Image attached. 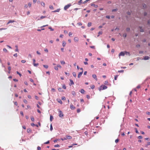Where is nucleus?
<instances>
[{
    "mask_svg": "<svg viewBox=\"0 0 150 150\" xmlns=\"http://www.w3.org/2000/svg\"><path fill=\"white\" fill-rule=\"evenodd\" d=\"M125 53L123 52H120V53L119 54V56L120 57V56H124L125 55Z\"/></svg>",
    "mask_w": 150,
    "mask_h": 150,
    "instance_id": "nucleus-6",
    "label": "nucleus"
},
{
    "mask_svg": "<svg viewBox=\"0 0 150 150\" xmlns=\"http://www.w3.org/2000/svg\"><path fill=\"white\" fill-rule=\"evenodd\" d=\"M53 119V117L52 115H50V121H51V122L52 121Z\"/></svg>",
    "mask_w": 150,
    "mask_h": 150,
    "instance_id": "nucleus-21",
    "label": "nucleus"
},
{
    "mask_svg": "<svg viewBox=\"0 0 150 150\" xmlns=\"http://www.w3.org/2000/svg\"><path fill=\"white\" fill-rule=\"evenodd\" d=\"M23 102L26 104H27L28 103L27 101L25 99H24L23 100Z\"/></svg>",
    "mask_w": 150,
    "mask_h": 150,
    "instance_id": "nucleus-31",
    "label": "nucleus"
},
{
    "mask_svg": "<svg viewBox=\"0 0 150 150\" xmlns=\"http://www.w3.org/2000/svg\"><path fill=\"white\" fill-rule=\"evenodd\" d=\"M37 149L38 150H40L41 148L40 146H38L37 147Z\"/></svg>",
    "mask_w": 150,
    "mask_h": 150,
    "instance_id": "nucleus-54",
    "label": "nucleus"
},
{
    "mask_svg": "<svg viewBox=\"0 0 150 150\" xmlns=\"http://www.w3.org/2000/svg\"><path fill=\"white\" fill-rule=\"evenodd\" d=\"M59 144H57L54 146V147H59Z\"/></svg>",
    "mask_w": 150,
    "mask_h": 150,
    "instance_id": "nucleus-36",
    "label": "nucleus"
},
{
    "mask_svg": "<svg viewBox=\"0 0 150 150\" xmlns=\"http://www.w3.org/2000/svg\"><path fill=\"white\" fill-rule=\"evenodd\" d=\"M119 139H116L115 140V143H117L119 142Z\"/></svg>",
    "mask_w": 150,
    "mask_h": 150,
    "instance_id": "nucleus-50",
    "label": "nucleus"
},
{
    "mask_svg": "<svg viewBox=\"0 0 150 150\" xmlns=\"http://www.w3.org/2000/svg\"><path fill=\"white\" fill-rule=\"evenodd\" d=\"M91 87L92 89H93L95 88V86L94 85H92Z\"/></svg>",
    "mask_w": 150,
    "mask_h": 150,
    "instance_id": "nucleus-43",
    "label": "nucleus"
},
{
    "mask_svg": "<svg viewBox=\"0 0 150 150\" xmlns=\"http://www.w3.org/2000/svg\"><path fill=\"white\" fill-rule=\"evenodd\" d=\"M35 98L36 100H38V97L37 96H35Z\"/></svg>",
    "mask_w": 150,
    "mask_h": 150,
    "instance_id": "nucleus-60",
    "label": "nucleus"
},
{
    "mask_svg": "<svg viewBox=\"0 0 150 150\" xmlns=\"http://www.w3.org/2000/svg\"><path fill=\"white\" fill-rule=\"evenodd\" d=\"M31 120H32V121H33V122L34 121V119L33 117H31Z\"/></svg>",
    "mask_w": 150,
    "mask_h": 150,
    "instance_id": "nucleus-38",
    "label": "nucleus"
},
{
    "mask_svg": "<svg viewBox=\"0 0 150 150\" xmlns=\"http://www.w3.org/2000/svg\"><path fill=\"white\" fill-rule=\"evenodd\" d=\"M49 8L51 9H54V8H53V6L52 5H50L49 6Z\"/></svg>",
    "mask_w": 150,
    "mask_h": 150,
    "instance_id": "nucleus-25",
    "label": "nucleus"
},
{
    "mask_svg": "<svg viewBox=\"0 0 150 150\" xmlns=\"http://www.w3.org/2000/svg\"><path fill=\"white\" fill-rule=\"evenodd\" d=\"M16 73H17V74H18L20 77L21 76H22L21 74L18 71H17L16 72Z\"/></svg>",
    "mask_w": 150,
    "mask_h": 150,
    "instance_id": "nucleus-33",
    "label": "nucleus"
},
{
    "mask_svg": "<svg viewBox=\"0 0 150 150\" xmlns=\"http://www.w3.org/2000/svg\"><path fill=\"white\" fill-rule=\"evenodd\" d=\"M72 94L73 95H75V94H76L75 92V91H72Z\"/></svg>",
    "mask_w": 150,
    "mask_h": 150,
    "instance_id": "nucleus-35",
    "label": "nucleus"
},
{
    "mask_svg": "<svg viewBox=\"0 0 150 150\" xmlns=\"http://www.w3.org/2000/svg\"><path fill=\"white\" fill-rule=\"evenodd\" d=\"M123 36L125 37L126 38L127 36V34L126 33H125L123 35Z\"/></svg>",
    "mask_w": 150,
    "mask_h": 150,
    "instance_id": "nucleus-49",
    "label": "nucleus"
},
{
    "mask_svg": "<svg viewBox=\"0 0 150 150\" xmlns=\"http://www.w3.org/2000/svg\"><path fill=\"white\" fill-rule=\"evenodd\" d=\"M41 5L44 7H45V4L44 2H42L41 3Z\"/></svg>",
    "mask_w": 150,
    "mask_h": 150,
    "instance_id": "nucleus-20",
    "label": "nucleus"
},
{
    "mask_svg": "<svg viewBox=\"0 0 150 150\" xmlns=\"http://www.w3.org/2000/svg\"><path fill=\"white\" fill-rule=\"evenodd\" d=\"M20 114L23 117L24 116L23 112L22 111L20 112Z\"/></svg>",
    "mask_w": 150,
    "mask_h": 150,
    "instance_id": "nucleus-41",
    "label": "nucleus"
},
{
    "mask_svg": "<svg viewBox=\"0 0 150 150\" xmlns=\"http://www.w3.org/2000/svg\"><path fill=\"white\" fill-rule=\"evenodd\" d=\"M149 59V57L148 56H146L144 58V59L145 60H148Z\"/></svg>",
    "mask_w": 150,
    "mask_h": 150,
    "instance_id": "nucleus-13",
    "label": "nucleus"
},
{
    "mask_svg": "<svg viewBox=\"0 0 150 150\" xmlns=\"http://www.w3.org/2000/svg\"><path fill=\"white\" fill-rule=\"evenodd\" d=\"M82 74H83L82 72H79L78 74V77L79 78H80V77H81V76Z\"/></svg>",
    "mask_w": 150,
    "mask_h": 150,
    "instance_id": "nucleus-10",
    "label": "nucleus"
},
{
    "mask_svg": "<svg viewBox=\"0 0 150 150\" xmlns=\"http://www.w3.org/2000/svg\"><path fill=\"white\" fill-rule=\"evenodd\" d=\"M70 108L71 110L74 109L75 108V107H74L72 104L70 105Z\"/></svg>",
    "mask_w": 150,
    "mask_h": 150,
    "instance_id": "nucleus-9",
    "label": "nucleus"
},
{
    "mask_svg": "<svg viewBox=\"0 0 150 150\" xmlns=\"http://www.w3.org/2000/svg\"><path fill=\"white\" fill-rule=\"evenodd\" d=\"M64 33L65 34H67L68 32H67V31L66 30H64Z\"/></svg>",
    "mask_w": 150,
    "mask_h": 150,
    "instance_id": "nucleus-51",
    "label": "nucleus"
},
{
    "mask_svg": "<svg viewBox=\"0 0 150 150\" xmlns=\"http://www.w3.org/2000/svg\"><path fill=\"white\" fill-rule=\"evenodd\" d=\"M14 104L17 106L18 105V103H17L16 102H14Z\"/></svg>",
    "mask_w": 150,
    "mask_h": 150,
    "instance_id": "nucleus-55",
    "label": "nucleus"
},
{
    "mask_svg": "<svg viewBox=\"0 0 150 150\" xmlns=\"http://www.w3.org/2000/svg\"><path fill=\"white\" fill-rule=\"evenodd\" d=\"M92 76L93 78H94L96 81H97L98 79L97 78V76L95 74H93L92 75Z\"/></svg>",
    "mask_w": 150,
    "mask_h": 150,
    "instance_id": "nucleus-8",
    "label": "nucleus"
},
{
    "mask_svg": "<svg viewBox=\"0 0 150 150\" xmlns=\"http://www.w3.org/2000/svg\"><path fill=\"white\" fill-rule=\"evenodd\" d=\"M102 34V31H99L98 33V35L97 36L98 37L100 35H101Z\"/></svg>",
    "mask_w": 150,
    "mask_h": 150,
    "instance_id": "nucleus-22",
    "label": "nucleus"
},
{
    "mask_svg": "<svg viewBox=\"0 0 150 150\" xmlns=\"http://www.w3.org/2000/svg\"><path fill=\"white\" fill-rule=\"evenodd\" d=\"M62 88H63L64 89H66V86H65V85H63V86H62Z\"/></svg>",
    "mask_w": 150,
    "mask_h": 150,
    "instance_id": "nucleus-46",
    "label": "nucleus"
},
{
    "mask_svg": "<svg viewBox=\"0 0 150 150\" xmlns=\"http://www.w3.org/2000/svg\"><path fill=\"white\" fill-rule=\"evenodd\" d=\"M70 83L69 84L70 86H71L74 84V83L72 80L70 79Z\"/></svg>",
    "mask_w": 150,
    "mask_h": 150,
    "instance_id": "nucleus-11",
    "label": "nucleus"
},
{
    "mask_svg": "<svg viewBox=\"0 0 150 150\" xmlns=\"http://www.w3.org/2000/svg\"><path fill=\"white\" fill-rule=\"evenodd\" d=\"M33 64L34 66L35 67H37L38 66L39 64L38 63L37 64H35V60L34 59H33Z\"/></svg>",
    "mask_w": 150,
    "mask_h": 150,
    "instance_id": "nucleus-4",
    "label": "nucleus"
},
{
    "mask_svg": "<svg viewBox=\"0 0 150 150\" xmlns=\"http://www.w3.org/2000/svg\"><path fill=\"white\" fill-rule=\"evenodd\" d=\"M91 23H88V27H90L91 25Z\"/></svg>",
    "mask_w": 150,
    "mask_h": 150,
    "instance_id": "nucleus-34",
    "label": "nucleus"
},
{
    "mask_svg": "<svg viewBox=\"0 0 150 150\" xmlns=\"http://www.w3.org/2000/svg\"><path fill=\"white\" fill-rule=\"evenodd\" d=\"M43 66L46 69H47L48 67V66L47 65H44Z\"/></svg>",
    "mask_w": 150,
    "mask_h": 150,
    "instance_id": "nucleus-28",
    "label": "nucleus"
},
{
    "mask_svg": "<svg viewBox=\"0 0 150 150\" xmlns=\"http://www.w3.org/2000/svg\"><path fill=\"white\" fill-rule=\"evenodd\" d=\"M91 6H94L95 8H97L98 7V6L97 5H96L94 4H91Z\"/></svg>",
    "mask_w": 150,
    "mask_h": 150,
    "instance_id": "nucleus-12",
    "label": "nucleus"
},
{
    "mask_svg": "<svg viewBox=\"0 0 150 150\" xmlns=\"http://www.w3.org/2000/svg\"><path fill=\"white\" fill-rule=\"evenodd\" d=\"M118 75H116L115 76V77H114V79L115 80H117V77H118Z\"/></svg>",
    "mask_w": 150,
    "mask_h": 150,
    "instance_id": "nucleus-32",
    "label": "nucleus"
},
{
    "mask_svg": "<svg viewBox=\"0 0 150 150\" xmlns=\"http://www.w3.org/2000/svg\"><path fill=\"white\" fill-rule=\"evenodd\" d=\"M107 87L105 85H102L99 88L100 90H103L107 88Z\"/></svg>",
    "mask_w": 150,
    "mask_h": 150,
    "instance_id": "nucleus-1",
    "label": "nucleus"
},
{
    "mask_svg": "<svg viewBox=\"0 0 150 150\" xmlns=\"http://www.w3.org/2000/svg\"><path fill=\"white\" fill-rule=\"evenodd\" d=\"M50 129L51 131H52V130L53 129V127H52V125L51 124L50 125Z\"/></svg>",
    "mask_w": 150,
    "mask_h": 150,
    "instance_id": "nucleus-39",
    "label": "nucleus"
},
{
    "mask_svg": "<svg viewBox=\"0 0 150 150\" xmlns=\"http://www.w3.org/2000/svg\"><path fill=\"white\" fill-rule=\"evenodd\" d=\"M57 100L58 101V102L60 103L61 104H62V100L60 99H57Z\"/></svg>",
    "mask_w": 150,
    "mask_h": 150,
    "instance_id": "nucleus-14",
    "label": "nucleus"
},
{
    "mask_svg": "<svg viewBox=\"0 0 150 150\" xmlns=\"http://www.w3.org/2000/svg\"><path fill=\"white\" fill-rule=\"evenodd\" d=\"M63 116V114L61 110L59 111V116L60 117H62Z\"/></svg>",
    "mask_w": 150,
    "mask_h": 150,
    "instance_id": "nucleus-5",
    "label": "nucleus"
},
{
    "mask_svg": "<svg viewBox=\"0 0 150 150\" xmlns=\"http://www.w3.org/2000/svg\"><path fill=\"white\" fill-rule=\"evenodd\" d=\"M104 84L105 85H108V81H105V82L104 83Z\"/></svg>",
    "mask_w": 150,
    "mask_h": 150,
    "instance_id": "nucleus-24",
    "label": "nucleus"
},
{
    "mask_svg": "<svg viewBox=\"0 0 150 150\" xmlns=\"http://www.w3.org/2000/svg\"><path fill=\"white\" fill-rule=\"evenodd\" d=\"M8 69L9 71H10L11 69V68L10 67H8Z\"/></svg>",
    "mask_w": 150,
    "mask_h": 150,
    "instance_id": "nucleus-48",
    "label": "nucleus"
},
{
    "mask_svg": "<svg viewBox=\"0 0 150 150\" xmlns=\"http://www.w3.org/2000/svg\"><path fill=\"white\" fill-rule=\"evenodd\" d=\"M21 62L23 63H24L26 62V61L24 60H22L21 61Z\"/></svg>",
    "mask_w": 150,
    "mask_h": 150,
    "instance_id": "nucleus-53",
    "label": "nucleus"
},
{
    "mask_svg": "<svg viewBox=\"0 0 150 150\" xmlns=\"http://www.w3.org/2000/svg\"><path fill=\"white\" fill-rule=\"evenodd\" d=\"M61 99H62V100H66V98L64 96H63V97H62Z\"/></svg>",
    "mask_w": 150,
    "mask_h": 150,
    "instance_id": "nucleus-42",
    "label": "nucleus"
},
{
    "mask_svg": "<svg viewBox=\"0 0 150 150\" xmlns=\"http://www.w3.org/2000/svg\"><path fill=\"white\" fill-rule=\"evenodd\" d=\"M60 62L62 64H65V63L64 61H60Z\"/></svg>",
    "mask_w": 150,
    "mask_h": 150,
    "instance_id": "nucleus-23",
    "label": "nucleus"
},
{
    "mask_svg": "<svg viewBox=\"0 0 150 150\" xmlns=\"http://www.w3.org/2000/svg\"><path fill=\"white\" fill-rule=\"evenodd\" d=\"M31 125L32 126H34L35 125L34 123H32L31 124Z\"/></svg>",
    "mask_w": 150,
    "mask_h": 150,
    "instance_id": "nucleus-58",
    "label": "nucleus"
},
{
    "mask_svg": "<svg viewBox=\"0 0 150 150\" xmlns=\"http://www.w3.org/2000/svg\"><path fill=\"white\" fill-rule=\"evenodd\" d=\"M82 0H80L79 2H78V3L79 4H81L82 2Z\"/></svg>",
    "mask_w": 150,
    "mask_h": 150,
    "instance_id": "nucleus-63",
    "label": "nucleus"
},
{
    "mask_svg": "<svg viewBox=\"0 0 150 150\" xmlns=\"http://www.w3.org/2000/svg\"><path fill=\"white\" fill-rule=\"evenodd\" d=\"M28 5L29 7H30L31 6V4L30 3H29L28 4Z\"/></svg>",
    "mask_w": 150,
    "mask_h": 150,
    "instance_id": "nucleus-37",
    "label": "nucleus"
},
{
    "mask_svg": "<svg viewBox=\"0 0 150 150\" xmlns=\"http://www.w3.org/2000/svg\"><path fill=\"white\" fill-rule=\"evenodd\" d=\"M66 138L68 139H72V137L70 136H67Z\"/></svg>",
    "mask_w": 150,
    "mask_h": 150,
    "instance_id": "nucleus-19",
    "label": "nucleus"
},
{
    "mask_svg": "<svg viewBox=\"0 0 150 150\" xmlns=\"http://www.w3.org/2000/svg\"><path fill=\"white\" fill-rule=\"evenodd\" d=\"M61 67H61V66H60L59 64H58L57 65V66L54 67V69L55 70L57 71L58 70V68H59L61 69Z\"/></svg>",
    "mask_w": 150,
    "mask_h": 150,
    "instance_id": "nucleus-3",
    "label": "nucleus"
},
{
    "mask_svg": "<svg viewBox=\"0 0 150 150\" xmlns=\"http://www.w3.org/2000/svg\"><path fill=\"white\" fill-rule=\"evenodd\" d=\"M79 38L77 37H75L74 38V40L75 42H77L79 41Z\"/></svg>",
    "mask_w": 150,
    "mask_h": 150,
    "instance_id": "nucleus-7",
    "label": "nucleus"
},
{
    "mask_svg": "<svg viewBox=\"0 0 150 150\" xmlns=\"http://www.w3.org/2000/svg\"><path fill=\"white\" fill-rule=\"evenodd\" d=\"M30 80L32 82H34L33 80V79H30Z\"/></svg>",
    "mask_w": 150,
    "mask_h": 150,
    "instance_id": "nucleus-62",
    "label": "nucleus"
},
{
    "mask_svg": "<svg viewBox=\"0 0 150 150\" xmlns=\"http://www.w3.org/2000/svg\"><path fill=\"white\" fill-rule=\"evenodd\" d=\"M143 138L141 136H139V137H138V138L139 139H142Z\"/></svg>",
    "mask_w": 150,
    "mask_h": 150,
    "instance_id": "nucleus-40",
    "label": "nucleus"
},
{
    "mask_svg": "<svg viewBox=\"0 0 150 150\" xmlns=\"http://www.w3.org/2000/svg\"><path fill=\"white\" fill-rule=\"evenodd\" d=\"M124 71V70H119V71H118V72H120H120H122Z\"/></svg>",
    "mask_w": 150,
    "mask_h": 150,
    "instance_id": "nucleus-56",
    "label": "nucleus"
},
{
    "mask_svg": "<svg viewBox=\"0 0 150 150\" xmlns=\"http://www.w3.org/2000/svg\"><path fill=\"white\" fill-rule=\"evenodd\" d=\"M77 112L79 113L80 112V110L79 109H78L77 110Z\"/></svg>",
    "mask_w": 150,
    "mask_h": 150,
    "instance_id": "nucleus-57",
    "label": "nucleus"
},
{
    "mask_svg": "<svg viewBox=\"0 0 150 150\" xmlns=\"http://www.w3.org/2000/svg\"><path fill=\"white\" fill-rule=\"evenodd\" d=\"M72 33L71 32H70L69 33V36H70L71 35H72Z\"/></svg>",
    "mask_w": 150,
    "mask_h": 150,
    "instance_id": "nucleus-45",
    "label": "nucleus"
},
{
    "mask_svg": "<svg viewBox=\"0 0 150 150\" xmlns=\"http://www.w3.org/2000/svg\"><path fill=\"white\" fill-rule=\"evenodd\" d=\"M3 51L5 52H8L7 50L5 48L3 49Z\"/></svg>",
    "mask_w": 150,
    "mask_h": 150,
    "instance_id": "nucleus-27",
    "label": "nucleus"
},
{
    "mask_svg": "<svg viewBox=\"0 0 150 150\" xmlns=\"http://www.w3.org/2000/svg\"><path fill=\"white\" fill-rule=\"evenodd\" d=\"M60 9H57V10H55L52 12H59L60 11Z\"/></svg>",
    "mask_w": 150,
    "mask_h": 150,
    "instance_id": "nucleus-17",
    "label": "nucleus"
},
{
    "mask_svg": "<svg viewBox=\"0 0 150 150\" xmlns=\"http://www.w3.org/2000/svg\"><path fill=\"white\" fill-rule=\"evenodd\" d=\"M117 8L116 9H113L112 10V11H117Z\"/></svg>",
    "mask_w": 150,
    "mask_h": 150,
    "instance_id": "nucleus-47",
    "label": "nucleus"
},
{
    "mask_svg": "<svg viewBox=\"0 0 150 150\" xmlns=\"http://www.w3.org/2000/svg\"><path fill=\"white\" fill-rule=\"evenodd\" d=\"M126 30L127 31H128L130 30V29L129 28H127Z\"/></svg>",
    "mask_w": 150,
    "mask_h": 150,
    "instance_id": "nucleus-64",
    "label": "nucleus"
},
{
    "mask_svg": "<svg viewBox=\"0 0 150 150\" xmlns=\"http://www.w3.org/2000/svg\"><path fill=\"white\" fill-rule=\"evenodd\" d=\"M72 74H73V76L74 77H76V74L75 72H74Z\"/></svg>",
    "mask_w": 150,
    "mask_h": 150,
    "instance_id": "nucleus-26",
    "label": "nucleus"
},
{
    "mask_svg": "<svg viewBox=\"0 0 150 150\" xmlns=\"http://www.w3.org/2000/svg\"><path fill=\"white\" fill-rule=\"evenodd\" d=\"M66 43L64 41H63L62 42V46L63 47H65L66 45Z\"/></svg>",
    "mask_w": 150,
    "mask_h": 150,
    "instance_id": "nucleus-16",
    "label": "nucleus"
},
{
    "mask_svg": "<svg viewBox=\"0 0 150 150\" xmlns=\"http://www.w3.org/2000/svg\"><path fill=\"white\" fill-rule=\"evenodd\" d=\"M45 17H46L45 16H42L40 17V18L41 19H42L43 18H45Z\"/></svg>",
    "mask_w": 150,
    "mask_h": 150,
    "instance_id": "nucleus-44",
    "label": "nucleus"
},
{
    "mask_svg": "<svg viewBox=\"0 0 150 150\" xmlns=\"http://www.w3.org/2000/svg\"><path fill=\"white\" fill-rule=\"evenodd\" d=\"M79 26H81L82 25V24L81 23H79L77 24Z\"/></svg>",
    "mask_w": 150,
    "mask_h": 150,
    "instance_id": "nucleus-52",
    "label": "nucleus"
},
{
    "mask_svg": "<svg viewBox=\"0 0 150 150\" xmlns=\"http://www.w3.org/2000/svg\"><path fill=\"white\" fill-rule=\"evenodd\" d=\"M71 6V4H68L67 5L65 6L64 7V10H66Z\"/></svg>",
    "mask_w": 150,
    "mask_h": 150,
    "instance_id": "nucleus-2",
    "label": "nucleus"
},
{
    "mask_svg": "<svg viewBox=\"0 0 150 150\" xmlns=\"http://www.w3.org/2000/svg\"><path fill=\"white\" fill-rule=\"evenodd\" d=\"M15 22V21L14 20H10L8 21V22L7 24H8L10 23H13Z\"/></svg>",
    "mask_w": 150,
    "mask_h": 150,
    "instance_id": "nucleus-15",
    "label": "nucleus"
},
{
    "mask_svg": "<svg viewBox=\"0 0 150 150\" xmlns=\"http://www.w3.org/2000/svg\"><path fill=\"white\" fill-rule=\"evenodd\" d=\"M80 92L84 94L85 92V91L83 89H81V90Z\"/></svg>",
    "mask_w": 150,
    "mask_h": 150,
    "instance_id": "nucleus-18",
    "label": "nucleus"
},
{
    "mask_svg": "<svg viewBox=\"0 0 150 150\" xmlns=\"http://www.w3.org/2000/svg\"><path fill=\"white\" fill-rule=\"evenodd\" d=\"M126 55H130V54H129V52H125V53Z\"/></svg>",
    "mask_w": 150,
    "mask_h": 150,
    "instance_id": "nucleus-29",
    "label": "nucleus"
},
{
    "mask_svg": "<svg viewBox=\"0 0 150 150\" xmlns=\"http://www.w3.org/2000/svg\"><path fill=\"white\" fill-rule=\"evenodd\" d=\"M31 131V129H27V132L28 133L30 132Z\"/></svg>",
    "mask_w": 150,
    "mask_h": 150,
    "instance_id": "nucleus-30",
    "label": "nucleus"
},
{
    "mask_svg": "<svg viewBox=\"0 0 150 150\" xmlns=\"http://www.w3.org/2000/svg\"><path fill=\"white\" fill-rule=\"evenodd\" d=\"M86 98L88 99H89L90 98V96L89 95H87L86 96Z\"/></svg>",
    "mask_w": 150,
    "mask_h": 150,
    "instance_id": "nucleus-59",
    "label": "nucleus"
},
{
    "mask_svg": "<svg viewBox=\"0 0 150 150\" xmlns=\"http://www.w3.org/2000/svg\"><path fill=\"white\" fill-rule=\"evenodd\" d=\"M45 51L47 52H48V50L47 49H45Z\"/></svg>",
    "mask_w": 150,
    "mask_h": 150,
    "instance_id": "nucleus-61",
    "label": "nucleus"
}]
</instances>
